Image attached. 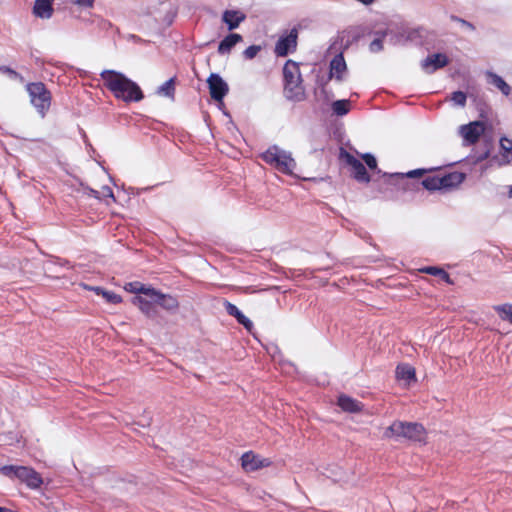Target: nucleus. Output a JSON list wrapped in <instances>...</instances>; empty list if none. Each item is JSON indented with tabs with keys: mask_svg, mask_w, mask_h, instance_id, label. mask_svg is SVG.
Returning a JSON list of instances; mask_svg holds the SVG:
<instances>
[{
	"mask_svg": "<svg viewBox=\"0 0 512 512\" xmlns=\"http://www.w3.org/2000/svg\"><path fill=\"white\" fill-rule=\"evenodd\" d=\"M100 76L104 81L105 87L116 99L130 103L139 102L144 98V94L139 85L123 73L115 70H104L101 72Z\"/></svg>",
	"mask_w": 512,
	"mask_h": 512,
	"instance_id": "1",
	"label": "nucleus"
},
{
	"mask_svg": "<svg viewBox=\"0 0 512 512\" xmlns=\"http://www.w3.org/2000/svg\"><path fill=\"white\" fill-rule=\"evenodd\" d=\"M284 96L287 100L301 102L305 100V88L297 62L287 60L283 67Z\"/></svg>",
	"mask_w": 512,
	"mask_h": 512,
	"instance_id": "2",
	"label": "nucleus"
},
{
	"mask_svg": "<svg viewBox=\"0 0 512 512\" xmlns=\"http://www.w3.org/2000/svg\"><path fill=\"white\" fill-rule=\"evenodd\" d=\"M387 438H405L410 441L422 442L425 440L426 430L417 422L394 421L384 432Z\"/></svg>",
	"mask_w": 512,
	"mask_h": 512,
	"instance_id": "3",
	"label": "nucleus"
},
{
	"mask_svg": "<svg viewBox=\"0 0 512 512\" xmlns=\"http://www.w3.org/2000/svg\"><path fill=\"white\" fill-rule=\"evenodd\" d=\"M261 159L277 171L286 175H292L296 167V162L292 158L291 153L281 149L277 145H272L263 152Z\"/></svg>",
	"mask_w": 512,
	"mask_h": 512,
	"instance_id": "4",
	"label": "nucleus"
},
{
	"mask_svg": "<svg viewBox=\"0 0 512 512\" xmlns=\"http://www.w3.org/2000/svg\"><path fill=\"white\" fill-rule=\"evenodd\" d=\"M30 101L41 117H45L51 106L52 96L43 82H32L26 87Z\"/></svg>",
	"mask_w": 512,
	"mask_h": 512,
	"instance_id": "5",
	"label": "nucleus"
},
{
	"mask_svg": "<svg viewBox=\"0 0 512 512\" xmlns=\"http://www.w3.org/2000/svg\"><path fill=\"white\" fill-rule=\"evenodd\" d=\"M298 29L292 28L286 35H282L276 42L274 52L279 57L293 53L297 48Z\"/></svg>",
	"mask_w": 512,
	"mask_h": 512,
	"instance_id": "6",
	"label": "nucleus"
},
{
	"mask_svg": "<svg viewBox=\"0 0 512 512\" xmlns=\"http://www.w3.org/2000/svg\"><path fill=\"white\" fill-rule=\"evenodd\" d=\"M272 464L269 458H262L252 451L245 452L241 457V465L245 471L252 472Z\"/></svg>",
	"mask_w": 512,
	"mask_h": 512,
	"instance_id": "7",
	"label": "nucleus"
},
{
	"mask_svg": "<svg viewBox=\"0 0 512 512\" xmlns=\"http://www.w3.org/2000/svg\"><path fill=\"white\" fill-rule=\"evenodd\" d=\"M207 83L211 98L216 101H222L229 91L228 84L217 73H211Z\"/></svg>",
	"mask_w": 512,
	"mask_h": 512,
	"instance_id": "8",
	"label": "nucleus"
},
{
	"mask_svg": "<svg viewBox=\"0 0 512 512\" xmlns=\"http://www.w3.org/2000/svg\"><path fill=\"white\" fill-rule=\"evenodd\" d=\"M484 130V123L480 121L470 122L469 124L462 125L460 127V132L467 144H475Z\"/></svg>",
	"mask_w": 512,
	"mask_h": 512,
	"instance_id": "9",
	"label": "nucleus"
},
{
	"mask_svg": "<svg viewBox=\"0 0 512 512\" xmlns=\"http://www.w3.org/2000/svg\"><path fill=\"white\" fill-rule=\"evenodd\" d=\"M346 162L351 167V176L358 182L368 183L370 182V175L367 172L364 164L355 158L353 155L346 154Z\"/></svg>",
	"mask_w": 512,
	"mask_h": 512,
	"instance_id": "10",
	"label": "nucleus"
},
{
	"mask_svg": "<svg viewBox=\"0 0 512 512\" xmlns=\"http://www.w3.org/2000/svg\"><path fill=\"white\" fill-rule=\"evenodd\" d=\"M150 298L153 299L157 305L169 312H176L179 308V302L176 297L163 294L156 289L150 291Z\"/></svg>",
	"mask_w": 512,
	"mask_h": 512,
	"instance_id": "11",
	"label": "nucleus"
},
{
	"mask_svg": "<svg viewBox=\"0 0 512 512\" xmlns=\"http://www.w3.org/2000/svg\"><path fill=\"white\" fill-rule=\"evenodd\" d=\"M449 63V59L445 54L435 53L428 55L421 62V67L427 73H433L434 71L445 67Z\"/></svg>",
	"mask_w": 512,
	"mask_h": 512,
	"instance_id": "12",
	"label": "nucleus"
},
{
	"mask_svg": "<svg viewBox=\"0 0 512 512\" xmlns=\"http://www.w3.org/2000/svg\"><path fill=\"white\" fill-rule=\"evenodd\" d=\"M16 478L31 488H38L43 483L42 478L34 469L25 466H18Z\"/></svg>",
	"mask_w": 512,
	"mask_h": 512,
	"instance_id": "13",
	"label": "nucleus"
},
{
	"mask_svg": "<svg viewBox=\"0 0 512 512\" xmlns=\"http://www.w3.org/2000/svg\"><path fill=\"white\" fill-rule=\"evenodd\" d=\"M223 306H224L225 311L227 312V314L230 315V316H233L234 318H236L237 322L239 324L243 325L246 330H248V331L252 330V328H253L252 321L248 317H246L238 309V307L236 305H234L233 303L229 302L228 300H224Z\"/></svg>",
	"mask_w": 512,
	"mask_h": 512,
	"instance_id": "14",
	"label": "nucleus"
},
{
	"mask_svg": "<svg viewBox=\"0 0 512 512\" xmlns=\"http://www.w3.org/2000/svg\"><path fill=\"white\" fill-rule=\"evenodd\" d=\"M133 302L134 304L138 305L141 312L144 313L148 318L154 319L157 317V303L154 302L153 299H147L142 296H136Z\"/></svg>",
	"mask_w": 512,
	"mask_h": 512,
	"instance_id": "15",
	"label": "nucleus"
},
{
	"mask_svg": "<svg viewBox=\"0 0 512 512\" xmlns=\"http://www.w3.org/2000/svg\"><path fill=\"white\" fill-rule=\"evenodd\" d=\"M54 0H35L33 6V14L41 19H50L53 16Z\"/></svg>",
	"mask_w": 512,
	"mask_h": 512,
	"instance_id": "16",
	"label": "nucleus"
},
{
	"mask_svg": "<svg viewBox=\"0 0 512 512\" xmlns=\"http://www.w3.org/2000/svg\"><path fill=\"white\" fill-rule=\"evenodd\" d=\"M465 179V175L461 172H450L440 177L441 190H450L460 185Z\"/></svg>",
	"mask_w": 512,
	"mask_h": 512,
	"instance_id": "17",
	"label": "nucleus"
},
{
	"mask_svg": "<svg viewBox=\"0 0 512 512\" xmlns=\"http://www.w3.org/2000/svg\"><path fill=\"white\" fill-rule=\"evenodd\" d=\"M246 16L239 10H226L222 15V21L227 25L229 30L236 29Z\"/></svg>",
	"mask_w": 512,
	"mask_h": 512,
	"instance_id": "18",
	"label": "nucleus"
},
{
	"mask_svg": "<svg viewBox=\"0 0 512 512\" xmlns=\"http://www.w3.org/2000/svg\"><path fill=\"white\" fill-rule=\"evenodd\" d=\"M243 41V37L237 33L228 34L218 45V53L220 55H226L231 52L236 44Z\"/></svg>",
	"mask_w": 512,
	"mask_h": 512,
	"instance_id": "19",
	"label": "nucleus"
},
{
	"mask_svg": "<svg viewBox=\"0 0 512 512\" xmlns=\"http://www.w3.org/2000/svg\"><path fill=\"white\" fill-rule=\"evenodd\" d=\"M338 406L345 412L356 413L363 409V404L347 395L338 398Z\"/></svg>",
	"mask_w": 512,
	"mask_h": 512,
	"instance_id": "20",
	"label": "nucleus"
},
{
	"mask_svg": "<svg viewBox=\"0 0 512 512\" xmlns=\"http://www.w3.org/2000/svg\"><path fill=\"white\" fill-rule=\"evenodd\" d=\"M346 70V63L343 55L337 54L330 62V78L334 77L341 80V74Z\"/></svg>",
	"mask_w": 512,
	"mask_h": 512,
	"instance_id": "21",
	"label": "nucleus"
},
{
	"mask_svg": "<svg viewBox=\"0 0 512 512\" xmlns=\"http://www.w3.org/2000/svg\"><path fill=\"white\" fill-rule=\"evenodd\" d=\"M396 378L407 383L416 380L415 369L409 364H399L396 368Z\"/></svg>",
	"mask_w": 512,
	"mask_h": 512,
	"instance_id": "22",
	"label": "nucleus"
},
{
	"mask_svg": "<svg viewBox=\"0 0 512 512\" xmlns=\"http://www.w3.org/2000/svg\"><path fill=\"white\" fill-rule=\"evenodd\" d=\"M486 75L488 77L489 83L497 87L505 96H508L510 94L511 87L505 82V80L502 77L491 71H487Z\"/></svg>",
	"mask_w": 512,
	"mask_h": 512,
	"instance_id": "23",
	"label": "nucleus"
},
{
	"mask_svg": "<svg viewBox=\"0 0 512 512\" xmlns=\"http://www.w3.org/2000/svg\"><path fill=\"white\" fill-rule=\"evenodd\" d=\"M175 84H176V78L172 77L166 82H164L162 85H160L157 90L156 94L159 96L167 97L171 100L175 99Z\"/></svg>",
	"mask_w": 512,
	"mask_h": 512,
	"instance_id": "24",
	"label": "nucleus"
},
{
	"mask_svg": "<svg viewBox=\"0 0 512 512\" xmlns=\"http://www.w3.org/2000/svg\"><path fill=\"white\" fill-rule=\"evenodd\" d=\"M440 177L437 175L427 176L424 178L421 182H417L414 184L417 190H419L420 187L423 189H426L428 191H436L441 190V183H439Z\"/></svg>",
	"mask_w": 512,
	"mask_h": 512,
	"instance_id": "25",
	"label": "nucleus"
},
{
	"mask_svg": "<svg viewBox=\"0 0 512 512\" xmlns=\"http://www.w3.org/2000/svg\"><path fill=\"white\" fill-rule=\"evenodd\" d=\"M423 273L433 275V276H439L443 281H445L448 284H453V281L450 278V275L443 270L442 268L436 267V266H427L420 270Z\"/></svg>",
	"mask_w": 512,
	"mask_h": 512,
	"instance_id": "26",
	"label": "nucleus"
},
{
	"mask_svg": "<svg viewBox=\"0 0 512 512\" xmlns=\"http://www.w3.org/2000/svg\"><path fill=\"white\" fill-rule=\"evenodd\" d=\"M332 110L337 116H344L350 111V101L346 99L334 101Z\"/></svg>",
	"mask_w": 512,
	"mask_h": 512,
	"instance_id": "27",
	"label": "nucleus"
},
{
	"mask_svg": "<svg viewBox=\"0 0 512 512\" xmlns=\"http://www.w3.org/2000/svg\"><path fill=\"white\" fill-rule=\"evenodd\" d=\"M494 310L499 314L502 320L512 323V304L497 305L494 306Z\"/></svg>",
	"mask_w": 512,
	"mask_h": 512,
	"instance_id": "28",
	"label": "nucleus"
},
{
	"mask_svg": "<svg viewBox=\"0 0 512 512\" xmlns=\"http://www.w3.org/2000/svg\"><path fill=\"white\" fill-rule=\"evenodd\" d=\"M126 289L133 293L144 294L148 298H150V291L154 290V288H147L140 282H130L127 284Z\"/></svg>",
	"mask_w": 512,
	"mask_h": 512,
	"instance_id": "29",
	"label": "nucleus"
},
{
	"mask_svg": "<svg viewBox=\"0 0 512 512\" xmlns=\"http://www.w3.org/2000/svg\"><path fill=\"white\" fill-rule=\"evenodd\" d=\"M428 170L426 169H415V170H411L407 173H395V174H392L391 177L393 178H400L401 180H406L408 178H418V177H421L423 176Z\"/></svg>",
	"mask_w": 512,
	"mask_h": 512,
	"instance_id": "30",
	"label": "nucleus"
},
{
	"mask_svg": "<svg viewBox=\"0 0 512 512\" xmlns=\"http://www.w3.org/2000/svg\"><path fill=\"white\" fill-rule=\"evenodd\" d=\"M362 159L370 170L380 173V170L377 168V160L372 154L365 153L362 155Z\"/></svg>",
	"mask_w": 512,
	"mask_h": 512,
	"instance_id": "31",
	"label": "nucleus"
},
{
	"mask_svg": "<svg viewBox=\"0 0 512 512\" xmlns=\"http://www.w3.org/2000/svg\"><path fill=\"white\" fill-rule=\"evenodd\" d=\"M386 33H382L380 37L375 38L369 45V50L372 53H378L383 49V38Z\"/></svg>",
	"mask_w": 512,
	"mask_h": 512,
	"instance_id": "32",
	"label": "nucleus"
},
{
	"mask_svg": "<svg viewBox=\"0 0 512 512\" xmlns=\"http://www.w3.org/2000/svg\"><path fill=\"white\" fill-rule=\"evenodd\" d=\"M451 100L455 105L464 107L466 104L467 96L462 91H455L452 93Z\"/></svg>",
	"mask_w": 512,
	"mask_h": 512,
	"instance_id": "33",
	"label": "nucleus"
},
{
	"mask_svg": "<svg viewBox=\"0 0 512 512\" xmlns=\"http://www.w3.org/2000/svg\"><path fill=\"white\" fill-rule=\"evenodd\" d=\"M260 50H261V46L251 45L243 51V56L245 59L251 60L257 56V54L260 52Z\"/></svg>",
	"mask_w": 512,
	"mask_h": 512,
	"instance_id": "34",
	"label": "nucleus"
},
{
	"mask_svg": "<svg viewBox=\"0 0 512 512\" xmlns=\"http://www.w3.org/2000/svg\"><path fill=\"white\" fill-rule=\"evenodd\" d=\"M17 468L18 466L15 465H5L0 467V474L9 477V478H16L17 476Z\"/></svg>",
	"mask_w": 512,
	"mask_h": 512,
	"instance_id": "35",
	"label": "nucleus"
},
{
	"mask_svg": "<svg viewBox=\"0 0 512 512\" xmlns=\"http://www.w3.org/2000/svg\"><path fill=\"white\" fill-rule=\"evenodd\" d=\"M102 297L106 300V302L111 304H118L122 302V297L112 291L105 290V292H103Z\"/></svg>",
	"mask_w": 512,
	"mask_h": 512,
	"instance_id": "36",
	"label": "nucleus"
},
{
	"mask_svg": "<svg viewBox=\"0 0 512 512\" xmlns=\"http://www.w3.org/2000/svg\"><path fill=\"white\" fill-rule=\"evenodd\" d=\"M500 147L502 150L506 152L512 151V140L508 139L507 137H502L500 139Z\"/></svg>",
	"mask_w": 512,
	"mask_h": 512,
	"instance_id": "37",
	"label": "nucleus"
},
{
	"mask_svg": "<svg viewBox=\"0 0 512 512\" xmlns=\"http://www.w3.org/2000/svg\"><path fill=\"white\" fill-rule=\"evenodd\" d=\"M72 3L81 8H92L94 6L95 0H74Z\"/></svg>",
	"mask_w": 512,
	"mask_h": 512,
	"instance_id": "38",
	"label": "nucleus"
},
{
	"mask_svg": "<svg viewBox=\"0 0 512 512\" xmlns=\"http://www.w3.org/2000/svg\"><path fill=\"white\" fill-rule=\"evenodd\" d=\"M0 73L7 74L11 78H18L20 74L8 66H0Z\"/></svg>",
	"mask_w": 512,
	"mask_h": 512,
	"instance_id": "39",
	"label": "nucleus"
},
{
	"mask_svg": "<svg viewBox=\"0 0 512 512\" xmlns=\"http://www.w3.org/2000/svg\"><path fill=\"white\" fill-rule=\"evenodd\" d=\"M451 20L460 23L462 26L468 28L469 30L473 31L475 29L474 25L458 16H451Z\"/></svg>",
	"mask_w": 512,
	"mask_h": 512,
	"instance_id": "40",
	"label": "nucleus"
},
{
	"mask_svg": "<svg viewBox=\"0 0 512 512\" xmlns=\"http://www.w3.org/2000/svg\"><path fill=\"white\" fill-rule=\"evenodd\" d=\"M83 287L87 290L94 291L97 295H101V296L103 295V292H105V290L101 287H92L87 284H84Z\"/></svg>",
	"mask_w": 512,
	"mask_h": 512,
	"instance_id": "41",
	"label": "nucleus"
},
{
	"mask_svg": "<svg viewBox=\"0 0 512 512\" xmlns=\"http://www.w3.org/2000/svg\"><path fill=\"white\" fill-rule=\"evenodd\" d=\"M102 190H103V193H104L105 196H107L109 198H112L113 201H116L114 193H113L112 189L109 186H103Z\"/></svg>",
	"mask_w": 512,
	"mask_h": 512,
	"instance_id": "42",
	"label": "nucleus"
},
{
	"mask_svg": "<svg viewBox=\"0 0 512 512\" xmlns=\"http://www.w3.org/2000/svg\"><path fill=\"white\" fill-rule=\"evenodd\" d=\"M87 194L90 196V197H93L95 199H100V193L99 191L93 189V188H87Z\"/></svg>",
	"mask_w": 512,
	"mask_h": 512,
	"instance_id": "43",
	"label": "nucleus"
},
{
	"mask_svg": "<svg viewBox=\"0 0 512 512\" xmlns=\"http://www.w3.org/2000/svg\"><path fill=\"white\" fill-rule=\"evenodd\" d=\"M55 263H57L60 266L67 267V268L72 267L68 260H64V259H60V258H57Z\"/></svg>",
	"mask_w": 512,
	"mask_h": 512,
	"instance_id": "44",
	"label": "nucleus"
},
{
	"mask_svg": "<svg viewBox=\"0 0 512 512\" xmlns=\"http://www.w3.org/2000/svg\"><path fill=\"white\" fill-rule=\"evenodd\" d=\"M0 512H14V511H13V510H11V509H8V508L1 507V506H0Z\"/></svg>",
	"mask_w": 512,
	"mask_h": 512,
	"instance_id": "45",
	"label": "nucleus"
}]
</instances>
